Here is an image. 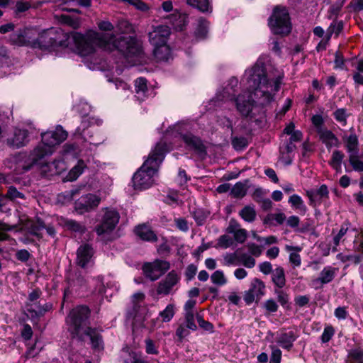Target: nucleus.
Instances as JSON below:
<instances>
[{"mask_svg": "<svg viewBox=\"0 0 363 363\" xmlns=\"http://www.w3.org/2000/svg\"><path fill=\"white\" fill-rule=\"evenodd\" d=\"M97 26L99 30L103 31H111L114 28L113 25L108 21H100L97 22Z\"/></svg>", "mask_w": 363, "mask_h": 363, "instance_id": "nucleus-60", "label": "nucleus"}, {"mask_svg": "<svg viewBox=\"0 0 363 363\" xmlns=\"http://www.w3.org/2000/svg\"><path fill=\"white\" fill-rule=\"evenodd\" d=\"M89 314V309L84 306H79L72 309L67 318L69 330L73 335L82 336L85 334L90 337L92 347L97 350L104 348L101 337L94 330L89 327H85L84 321Z\"/></svg>", "mask_w": 363, "mask_h": 363, "instance_id": "nucleus-5", "label": "nucleus"}, {"mask_svg": "<svg viewBox=\"0 0 363 363\" xmlns=\"http://www.w3.org/2000/svg\"><path fill=\"white\" fill-rule=\"evenodd\" d=\"M348 230L349 228L347 224H344L341 226L338 233L333 238V242L335 247L340 244L341 239L343 238V236L345 235Z\"/></svg>", "mask_w": 363, "mask_h": 363, "instance_id": "nucleus-54", "label": "nucleus"}, {"mask_svg": "<svg viewBox=\"0 0 363 363\" xmlns=\"http://www.w3.org/2000/svg\"><path fill=\"white\" fill-rule=\"evenodd\" d=\"M265 294L264 283L255 278L250 283V289L245 291L243 295V299L247 304H251L255 301L259 300Z\"/></svg>", "mask_w": 363, "mask_h": 363, "instance_id": "nucleus-11", "label": "nucleus"}, {"mask_svg": "<svg viewBox=\"0 0 363 363\" xmlns=\"http://www.w3.org/2000/svg\"><path fill=\"white\" fill-rule=\"evenodd\" d=\"M29 142L28 132L26 129L15 128L13 135L7 139V144L13 148L23 147Z\"/></svg>", "mask_w": 363, "mask_h": 363, "instance_id": "nucleus-18", "label": "nucleus"}, {"mask_svg": "<svg viewBox=\"0 0 363 363\" xmlns=\"http://www.w3.org/2000/svg\"><path fill=\"white\" fill-rule=\"evenodd\" d=\"M338 272V269L332 266L325 267L320 272L319 277L312 279L311 286L315 289L322 287L331 282Z\"/></svg>", "mask_w": 363, "mask_h": 363, "instance_id": "nucleus-14", "label": "nucleus"}, {"mask_svg": "<svg viewBox=\"0 0 363 363\" xmlns=\"http://www.w3.org/2000/svg\"><path fill=\"white\" fill-rule=\"evenodd\" d=\"M333 116L335 120L342 125L345 126L347 124V119L348 114L345 108H338L333 113Z\"/></svg>", "mask_w": 363, "mask_h": 363, "instance_id": "nucleus-47", "label": "nucleus"}, {"mask_svg": "<svg viewBox=\"0 0 363 363\" xmlns=\"http://www.w3.org/2000/svg\"><path fill=\"white\" fill-rule=\"evenodd\" d=\"M289 203L295 211L301 214L306 213L307 207L305 205L302 198L298 194L291 195L289 199Z\"/></svg>", "mask_w": 363, "mask_h": 363, "instance_id": "nucleus-35", "label": "nucleus"}, {"mask_svg": "<svg viewBox=\"0 0 363 363\" xmlns=\"http://www.w3.org/2000/svg\"><path fill=\"white\" fill-rule=\"evenodd\" d=\"M298 335L294 330H289L281 333L278 339L277 343L284 349L290 350L294 345V342L298 338Z\"/></svg>", "mask_w": 363, "mask_h": 363, "instance_id": "nucleus-22", "label": "nucleus"}, {"mask_svg": "<svg viewBox=\"0 0 363 363\" xmlns=\"http://www.w3.org/2000/svg\"><path fill=\"white\" fill-rule=\"evenodd\" d=\"M349 162L354 171L363 172V155L355 153L349 155Z\"/></svg>", "mask_w": 363, "mask_h": 363, "instance_id": "nucleus-41", "label": "nucleus"}, {"mask_svg": "<svg viewBox=\"0 0 363 363\" xmlns=\"http://www.w3.org/2000/svg\"><path fill=\"white\" fill-rule=\"evenodd\" d=\"M329 191L326 185H321L318 189H311L306 191V195L310 200V204L316 206L320 201L328 197Z\"/></svg>", "mask_w": 363, "mask_h": 363, "instance_id": "nucleus-19", "label": "nucleus"}, {"mask_svg": "<svg viewBox=\"0 0 363 363\" xmlns=\"http://www.w3.org/2000/svg\"><path fill=\"white\" fill-rule=\"evenodd\" d=\"M169 268V262L162 259H156L152 262L145 263L143 266L144 274L152 281L159 279Z\"/></svg>", "mask_w": 363, "mask_h": 363, "instance_id": "nucleus-10", "label": "nucleus"}, {"mask_svg": "<svg viewBox=\"0 0 363 363\" xmlns=\"http://www.w3.org/2000/svg\"><path fill=\"white\" fill-rule=\"evenodd\" d=\"M153 54L160 61H167L171 57V50L167 43L153 46Z\"/></svg>", "mask_w": 363, "mask_h": 363, "instance_id": "nucleus-26", "label": "nucleus"}, {"mask_svg": "<svg viewBox=\"0 0 363 363\" xmlns=\"http://www.w3.org/2000/svg\"><path fill=\"white\" fill-rule=\"evenodd\" d=\"M334 333V328L331 325L325 326L321 335V341L324 343L329 342Z\"/></svg>", "mask_w": 363, "mask_h": 363, "instance_id": "nucleus-53", "label": "nucleus"}, {"mask_svg": "<svg viewBox=\"0 0 363 363\" xmlns=\"http://www.w3.org/2000/svg\"><path fill=\"white\" fill-rule=\"evenodd\" d=\"M268 25L272 32L277 35H287L291 32V24L286 8L276 6L269 18Z\"/></svg>", "mask_w": 363, "mask_h": 363, "instance_id": "nucleus-7", "label": "nucleus"}, {"mask_svg": "<svg viewBox=\"0 0 363 363\" xmlns=\"http://www.w3.org/2000/svg\"><path fill=\"white\" fill-rule=\"evenodd\" d=\"M41 292L39 289L33 290L28 295L29 303L26 304L27 311L31 313V317H39L51 308V305L40 306L35 302L40 297Z\"/></svg>", "mask_w": 363, "mask_h": 363, "instance_id": "nucleus-12", "label": "nucleus"}, {"mask_svg": "<svg viewBox=\"0 0 363 363\" xmlns=\"http://www.w3.org/2000/svg\"><path fill=\"white\" fill-rule=\"evenodd\" d=\"M145 351L147 354H157L159 351L155 346L154 342L150 339H146L145 341Z\"/></svg>", "mask_w": 363, "mask_h": 363, "instance_id": "nucleus-56", "label": "nucleus"}, {"mask_svg": "<svg viewBox=\"0 0 363 363\" xmlns=\"http://www.w3.org/2000/svg\"><path fill=\"white\" fill-rule=\"evenodd\" d=\"M73 108L76 112L84 116L80 125L76 129L74 136L76 139L87 143L89 145V148L92 150L104 140L101 135L97 134L96 136L93 135L94 128L92 125L97 123L98 121L94 118L88 116L91 106L84 100H79L78 104L74 105Z\"/></svg>", "mask_w": 363, "mask_h": 363, "instance_id": "nucleus-6", "label": "nucleus"}, {"mask_svg": "<svg viewBox=\"0 0 363 363\" xmlns=\"http://www.w3.org/2000/svg\"><path fill=\"white\" fill-rule=\"evenodd\" d=\"M41 5L42 2L40 1L33 2L31 1L19 0L16 1L14 12L16 14H18L29 10L32 7L38 8Z\"/></svg>", "mask_w": 363, "mask_h": 363, "instance_id": "nucleus-36", "label": "nucleus"}, {"mask_svg": "<svg viewBox=\"0 0 363 363\" xmlns=\"http://www.w3.org/2000/svg\"><path fill=\"white\" fill-rule=\"evenodd\" d=\"M67 137V133L61 126H57L55 130L47 131L41 133V142L30 152L28 160L29 165L24 167L25 170H28L31 166L41 164L40 161L45 157L53 153L55 147L63 142ZM50 165V163L42 164ZM47 171L53 169V167H48Z\"/></svg>", "mask_w": 363, "mask_h": 363, "instance_id": "nucleus-4", "label": "nucleus"}, {"mask_svg": "<svg viewBox=\"0 0 363 363\" xmlns=\"http://www.w3.org/2000/svg\"><path fill=\"white\" fill-rule=\"evenodd\" d=\"M344 158V154L340 150H335L333 152L331 160L329 162L330 165L336 171L340 173L342 171V162Z\"/></svg>", "mask_w": 363, "mask_h": 363, "instance_id": "nucleus-38", "label": "nucleus"}, {"mask_svg": "<svg viewBox=\"0 0 363 363\" xmlns=\"http://www.w3.org/2000/svg\"><path fill=\"white\" fill-rule=\"evenodd\" d=\"M272 354L270 358V363H280L281 359V351L272 346Z\"/></svg>", "mask_w": 363, "mask_h": 363, "instance_id": "nucleus-55", "label": "nucleus"}, {"mask_svg": "<svg viewBox=\"0 0 363 363\" xmlns=\"http://www.w3.org/2000/svg\"><path fill=\"white\" fill-rule=\"evenodd\" d=\"M175 314V306L174 304H168L166 308L160 312L157 319L152 320V328L157 327V323L160 319L162 322H169Z\"/></svg>", "mask_w": 363, "mask_h": 363, "instance_id": "nucleus-28", "label": "nucleus"}, {"mask_svg": "<svg viewBox=\"0 0 363 363\" xmlns=\"http://www.w3.org/2000/svg\"><path fill=\"white\" fill-rule=\"evenodd\" d=\"M185 318L186 322V327L192 330L196 329V325L194 323V312L185 313Z\"/></svg>", "mask_w": 363, "mask_h": 363, "instance_id": "nucleus-59", "label": "nucleus"}, {"mask_svg": "<svg viewBox=\"0 0 363 363\" xmlns=\"http://www.w3.org/2000/svg\"><path fill=\"white\" fill-rule=\"evenodd\" d=\"M12 64V60L5 48H0V67H8Z\"/></svg>", "mask_w": 363, "mask_h": 363, "instance_id": "nucleus-46", "label": "nucleus"}, {"mask_svg": "<svg viewBox=\"0 0 363 363\" xmlns=\"http://www.w3.org/2000/svg\"><path fill=\"white\" fill-rule=\"evenodd\" d=\"M285 220L286 216L283 213H271L264 218V223L269 225L282 224Z\"/></svg>", "mask_w": 363, "mask_h": 363, "instance_id": "nucleus-42", "label": "nucleus"}, {"mask_svg": "<svg viewBox=\"0 0 363 363\" xmlns=\"http://www.w3.org/2000/svg\"><path fill=\"white\" fill-rule=\"evenodd\" d=\"M135 234L145 241H156L157 236L155 233L145 225H138L135 229Z\"/></svg>", "mask_w": 363, "mask_h": 363, "instance_id": "nucleus-30", "label": "nucleus"}, {"mask_svg": "<svg viewBox=\"0 0 363 363\" xmlns=\"http://www.w3.org/2000/svg\"><path fill=\"white\" fill-rule=\"evenodd\" d=\"M231 194L236 198L243 197L246 194L245 184L240 182L236 183L231 189Z\"/></svg>", "mask_w": 363, "mask_h": 363, "instance_id": "nucleus-49", "label": "nucleus"}, {"mask_svg": "<svg viewBox=\"0 0 363 363\" xmlns=\"http://www.w3.org/2000/svg\"><path fill=\"white\" fill-rule=\"evenodd\" d=\"M94 250L88 244L81 245L77 252V264L82 268H86L93 264Z\"/></svg>", "mask_w": 363, "mask_h": 363, "instance_id": "nucleus-15", "label": "nucleus"}, {"mask_svg": "<svg viewBox=\"0 0 363 363\" xmlns=\"http://www.w3.org/2000/svg\"><path fill=\"white\" fill-rule=\"evenodd\" d=\"M180 276L172 270L162 279L157 285V293L159 295H168L172 292L174 287L179 282Z\"/></svg>", "mask_w": 363, "mask_h": 363, "instance_id": "nucleus-13", "label": "nucleus"}, {"mask_svg": "<svg viewBox=\"0 0 363 363\" xmlns=\"http://www.w3.org/2000/svg\"><path fill=\"white\" fill-rule=\"evenodd\" d=\"M135 88L137 98L140 101H143L147 96L146 94L147 92L146 79L143 77L138 78L135 81Z\"/></svg>", "mask_w": 363, "mask_h": 363, "instance_id": "nucleus-32", "label": "nucleus"}, {"mask_svg": "<svg viewBox=\"0 0 363 363\" xmlns=\"http://www.w3.org/2000/svg\"><path fill=\"white\" fill-rule=\"evenodd\" d=\"M272 280L279 289H282L286 285L284 270L281 267H277L272 272Z\"/></svg>", "mask_w": 363, "mask_h": 363, "instance_id": "nucleus-33", "label": "nucleus"}, {"mask_svg": "<svg viewBox=\"0 0 363 363\" xmlns=\"http://www.w3.org/2000/svg\"><path fill=\"white\" fill-rule=\"evenodd\" d=\"M36 43L35 49L48 52H72L82 57L92 55L97 48L106 51L117 50L131 66L145 62L140 43L130 36L117 38L113 33H100L94 30H89L85 35L79 33H67L60 28H52L40 33Z\"/></svg>", "mask_w": 363, "mask_h": 363, "instance_id": "nucleus-1", "label": "nucleus"}, {"mask_svg": "<svg viewBox=\"0 0 363 363\" xmlns=\"http://www.w3.org/2000/svg\"><path fill=\"white\" fill-rule=\"evenodd\" d=\"M259 269L264 274H269L274 271L272 270V265L269 262H264L259 264Z\"/></svg>", "mask_w": 363, "mask_h": 363, "instance_id": "nucleus-61", "label": "nucleus"}, {"mask_svg": "<svg viewBox=\"0 0 363 363\" xmlns=\"http://www.w3.org/2000/svg\"><path fill=\"white\" fill-rule=\"evenodd\" d=\"M169 34L170 29L167 26L155 27L149 33L150 42L152 46L167 43Z\"/></svg>", "mask_w": 363, "mask_h": 363, "instance_id": "nucleus-17", "label": "nucleus"}, {"mask_svg": "<svg viewBox=\"0 0 363 363\" xmlns=\"http://www.w3.org/2000/svg\"><path fill=\"white\" fill-rule=\"evenodd\" d=\"M48 167V165L40 166L41 173L45 176H52L55 174H60L62 172H64L67 168V166L63 160H55L54 162L50 163L49 167H53V169H50L47 171L45 168Z\"/></svg>", "mask_w": 363, "mask_h": 363, "instance_id": "nucleus-23", "label": "nucleus"}, {"mask_svg": "<svg viewBox=\"0 0 363 363\" xmlns=\"http://www.w3.org/2000/svg\"><path fill=\"white\" fill-rule=\"evenodd\" d=\"M350 356L358 363H363V350H354L350 352Z\"/></svg>", "mask_w": 363, "mask_h": 363, "instance_id": "nucleus-64", "label": "nucleus"}, {"mask_svg": "<svg viewBox=\"0 0 363 363\" xmlns=\"http://www.w3.org/2000/svg\"><path fill=\"white\" fill-rule=\"evenodd\" d=\"M233 245V238L228 235H223L218 240V245L222 248H228Z\"/></svg>", "mask_w": 363, "mask_h": 363, "instance_id": "nucleus-50", "label": "nucleus"}, {"mask_svg": "<svg viewBox=\"0 0 363 363\" xmlns=\"http://www.w3.org/2000/svg\"><path fill=\"white\" fill-rule=\"evenodd\" d=\"M208 29V22L203 18L198 19L197 26L195 29V35L197 38H203L206 37Z\"/></svg>", "mask_w": 363, "mask_h": 363, "instance_id": "nucleus-40", "label": "nucleus"}, {"mask_svg": "<svg viewBox=\"0 0 363 363\" xmlns=\"http://www.w3.org/2000/svg\"><path fill=\"white\" fill-rule=\"evenodd\" d=\"M59 223L60 225L67 228L68 230H70L72 231L77 232V233H84L86 229L84 225H83L81 223L77 222L76 220H74L72 219L61 218L59 220Z\"/></svg>", "mask_w": 363, "mask_h": 363, "instance_id": "nucleus-34", "label": "nucleus"}, {"mask_svg": "<svg viewBox=\"0 0 363 363\" xmlns=\"http://www.w3.org/2000/svg\"><path fill=\"white\" fill-rule=\"evenodd\" d=\"M38 33V30L34 28H26L18 33H13L10 38L11 42L18 46H28L35 49L36 38L35 36Z\"/></svg>", "mask_w": 363, "mask_h": 363, "instance_id": "nucleus-9", "label": "nucleus"}, {"mask_svg": "<svg viewBox=\"0 0 363 363\" xmlns=\"http://www.w3.org/2000/svg\"><path fill=\"white\" fill-rule=\"evenodd\" d=\"M108 82H113L115 84V87L118 90H121L124 92V95H128L130 93V86L121 79H108Z\"/></svg>", "mask_w": 363, "mask_h": 363, "instance_id": "nucleus-48", "label": "nucleus"}, {"mask_svg": "<svg viewBox=\"0 0 363 363\" xmlns=\"http://www.w3.org/2000/svg\"><path fill=\"white\" fill-rule=\"evenodd\" d=\"M283 77L281 69L271 65H265L262 60H258L252 67L245 70L242 79L241 84L249 92L247 96L244 92L235 98L238 79L232 77L223 91H218L211 102L215 106L224 108L235 105L241 115L248 116L255 104L263 106L274 100Z\"/></svg>", "mask_w": 363, "mask_h": 363, "instance_id": "nucleus-2", "label": "nucleus"}, {"mask_svg": "<svg viewBox=\"0 0 363 363\" xmlns=\"http://www.w3.org/2000/svg\"><path fill=\"white\" fill-rule=\"evenodd\" d=\"M145 294L143 292L135 293L132 296V303L133 307L134 321L133 323V328L137 327V322L140 320V316L138 315L140 308L144 305Z\"/></svg>", "mask_w": 363, "mask_h": 363, "instance_id": "nucleus-21", "label": "nucleus"}, {"mask_svg": "<svg viewBox=\"0 0 363 363\" xmlns=\"http://www.w3.org/2000/svg\"><path fill=\"white\" fill-rule=\"evenodd\" d=\"M169 22L176 30H182L183 28L188 22V17L184 13H180L178 12L172 14L169 18Z\"/></svg>", "mask_w": 363, "mask_h": 363, "instance_id": "nucleus-31", "label": "nucleus"}, {"mask_svg": "<svg viewBox=\"0 0 363 363\" xmlns=\"http://www.w3.org/2000/svg\"><path fill=\"white\" fill-rule=\"evenodd\" d=\"M60 19L62 23L74 29L79 28L81 25L80 18L78 17H72L69 15H61Z\"/></svg>", "mask_w": 363, "mask_h": 363, "instance_id": "nucleus-45", "label": "nucleus"}, {"mask_svg": "<svg viewBox=\"0 0 363 363\" xmlns=\"http://www.w3.org/2000/svg\"><path fill=\"white\" fill-rule=\"evenodd\" d=\"M241 263L247 268H252L255 265V259L250 255L242 254L240 257Z\"/></svg>", "mask_w": 363, "mask_h": 363, "instance_id": "nucleus-52", "label": "nucleus"}, {"mask_svg": "<svg viewBox=\"0 0 363 363\" xmlns=\"http://www.w3.org/2000/svg\"><path fill=\"white\" fill-rule=\"evenodd\" d=\"M101 201V199L92 194H88L81 196L76 203V209L81 213L89 211L97 207Z\"/></svg>", "mask_w": 363, "mask_h": 363, "instance_id": "nucleus-16", "label": "nucleus"}, {"mask_svg": "<svg viewBox=\"0 0 363 363\" xmlns=\"http://www.w3.org/2000/svg\"><path fill=\"white\" fill-rule=\"evenodd\" d=\"M77 193V191L72 190L65 191L58 195V201L62 202H69L72 200L74 195Z\"/></svg>", "mask_w": 363, "mask_h": 363, "instance_id": "nucleus-58", "label": "nucleus"}, {"mask_svg": "<svg viewBox=\"0 0 363 363\" xmlns=\"http://www.w3.org/2000/svg\"><path fill=\"white\" fill-rule=\"evenodd\" d=\"M239 216L246 222H253L257 216L254 206H246L239 212Z\"/></svg>", "mask_w": 363, "mask_h": 363, "instance_id": "nucleus-39", "label": "nucleus"}, {"mask_svg": "<svg viewBox=\"0 0 363 363\" xmlns=\"http://www.w3.org/2000/svg\"><path fill=\"white\" fill-rule=\"evenodd\" d=\"M189 5L201 12H211L212 7L210 0H186Z\"/></svg>", "mask_w": 363, "mask_h": 363, "instance_id": "nucleus-37", "label": "nucleus"}, {"mask_svg": "<svg viewBox=\"0 0 363 363\" xmlns=\"http://www.w3.org/2000/svg\"><path fill=\"white\" fill-rule=\"evenodd\" d=\"M356 250L363 253V230L356 236L354 240Z\"/></svg>", "mask_w": 363, "mask_h": 363, "instance_id": "nucleus-62", "label": "nucleus"}, {"mask_svg": "<svg viewBox=\"0 0 363 363\" xmlns=\"http://www.w3.org/2000/svg\"><path fill=\"white\" fill-rule=\"evenodd\" d=\"M343 0H337L333 5L331 6L329 10L330 17L337 16L343 6Z\"/></svg>", "mask_w": 363, "mask_h": 363, "instance_id": "nucleus-57", "label": "nucleus"}, {"mask_svg": "<svg viewBox=\"0 0 363 363\" xmlns=\"http://www.w3.org/2000/svg\"><path fill=\"white\" fill-rule=\"evenodd\" d=\"M86 167V164L82 160H79L77 164L69 170L66 177L63 179L64 182H74L84 172Z\"/></svg>", "mask_w": 363, "mask_h": 363, "instance_id": "nucleus-25", "label": "nucleus"}, {"mask_svg": "<svg viewBox=\"0 0 363 363\" xmlns=\"http://www.w3.org/2000/svg\"><path fill=\"white\" fill-rule=\"evenodd\" d=\"M285 250L289 252V262L294 267H298L301 264V258L299 252L302 248L299 246L286 245Z\"/></svg>", "mask_w": 363, "mask_h": 363, "instance_id": "nucleus-27", "label": "nucleus"}, {"mask_svg": "<svg viewBox=\"0 0 363 363\" xmlns=\"http://www.w3.org/2000/svg\"><path fill=\"white\" fill-rule=\"evenodd\" d=\"M119 213L113 209H107L103 216L101 223L96 228V233L100 236L109 235L119 221Z\"/></svg>", "mask_w": 363, "mask_h": 363, "instance_id": "nucleus-8", "label": "nucleus"}, {"mask_svg": "<svg viewBox=\"0 0 363 363\" xmlns=\"http://www.w3.org/2000/svg\"><path fill=\"white\" fill-rule=\"evenodd\" d=\"M26 228L30 234L39 237L40 230L44 229L45 225L42 220H38L35 223L28 222Z\"/></svg>", "mask_w": 363, "mask_h": 363, "instance_id": "nucleus-43", "label": "nucleus"}, {"mask_svg": "<svg viewBox=\"0 0 363 363\" xmlns=\"http://www.w3.org/2000/svg\"><path fill=\"white\" fill-rule=\"evenodd\" d=\"M228 233L232 234L234 239L240 243H243L247 238V230L241 228L240 225L234 219H231L226 229Z\"/></svg>", "mask_w": 363, "mask_h": 363, "instance_id": "nucleus-20", "label": "nucleus"}, {"mask_svg": "<svg viewBox=\"0 0 363 363\" xmlns=\"http://www.w3.org/2000/svg\"><path fill=\"white\" fill-rule=\"evenodd\" d=\"M189 123L184 122L174 124L167 129L164 138L156 144L147 159L133 176V186L135 190L146 189L154 184L155 177L164 158V155L173 148V143L167 144V140L182 139L189 149L194 150L201 157L206 155L203 143L199 138L189 133Z\"/></svg>", "mask_w": 363, "mask_h": 363, "instance_id": "nucleus-3", "label": "nucleus"}, {"mask_svg": "<svg viewBox=\"0 0 363 363\" xmlns=\"http://www.w3.org/2000/svg\"><path fill=\"white\" fill-rule=\"evenodd\" d=\"M319 136L320 140L328 148L336 147L338 145L337 138L330 130H320L319 131Z\"/></svg>", "mask_w": 363, "mask_h": 363, "instance_id": "nucleus-29", "label": "nucleus"}, {"mask_svg": "<svg viewBox=\"0 0 363 363\" xmlns=\"http://www.w3.org/2000/svg\"><path fill=\"white\" fill-rule=\"evenodd\" d=\"M343 140L349 155L359 153L358 137L354 132L350 133L349 135L344 136Z\"/></svg>", "mask_w": 363, "mask_h": 363, "instance_id": "nucleus-24", "label": "nucleus"}, {"mask_svg": "<svg viewBox=\"0 0 363 363\" xmlns=\"http://www.w3.org/2000/svg\"><path fill=\"white\" fill-rule=\"evenodd\" d=\"M213 284L217 286H224L228 283V279L222 270L215 271L211 276Z\"/></svg>", "mask_w": 363, "mask_h": 363, "instance_id": "nucleus-44", "label": "nucleus"}, {"mask_svg": "<svg viewBox=\"0 0 363 363\" xmlns=\"http://www.w3.org/2000/svg\"><path fill=\"white\" fill-rule=\"evenodd\" d=\"M125 363H147L144 360L142 359L140 355L138 354L135 352L130 353V357L128 359H125Z\"/></svg>", "mask_w": 363, "mask_h": 363, "instance_id": "nucleus-63", "label": "nucleus"}, {"mask_svg": "<svg viewBox=\"0 0 363 363\" xmlns=\"http://www.w3.org/2000/svg\"><path fill=\"white\" fill-rule=\"evenodd\" d=\"M275 294L277 296V301L282 306H285L289 303V296L286 291L281 290V289H275Z\"/></svg>", "mask_w": 363, "mask_h": 363, "instance_id": "nucleus-51", "label": "nucleus"}]
</instances>
